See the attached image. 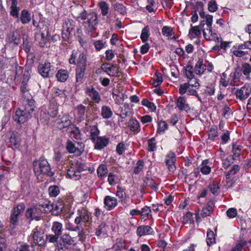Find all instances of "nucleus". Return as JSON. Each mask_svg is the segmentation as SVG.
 Here are the masks:
<instances>
[{
	"label": "nucleus",
	"instance_id": "nucleus-62",
	"mask_svg": "<svg viewBox=\"0 0 251 251\" xmlns=\"http://www.w3.org/2000/svg\"><path fill=\"white\" fill-rule=\"evenodd\" d=\"M117 190L116 196L121 199H125L126 198V195L123 188L120 186H118Z\"/></svg>",
	"mask_w": 251,
	"mask_h": 251
},
{
	"label": "nucleus",
	"instance_id": "nucleus-37",
	"mask_svg": "<svg viewBox=\"0 0 251 251\" xmlns=\"http://www.w3.org/2000/svg\"><path fill=\"white\" fill-rule=\"evenodd\" d=\"M98 6L101 10V14L102 16H106L108 14L109 7L107 2L101 1L98 3Z\"/></svg>",
	"mask_w": 251,
	"mask_h": 251
},
{
	"label": "nucleus",
	"instance_id": "nucleus-22",
	"mask_svg": "<svg viewBox=\"0 0 251 251\" xmlns=\"http://www.w3.org/2000/svg\"><path fill=\"white\" fill-rule=\"evenodd\" d=\"M103 203L105 207H107V210L113 209L118 204L117 199L110 196H106L104 197Z\"/></svg>",
	"mask_w": 251,
	"mask_h": 251
},
{
	"label": "nucleus",
	"instance_id": "nucleus-44",
	"mask_svg": "<svg viewBox=\"0 0 251 251\" xmlns=\"http://www.w3.org/2000/svg\"><path fill=\"white\" fill-rule=\"evenodd\" d=\"M50 197H56L60 193V189L58 186L52 185L49 187L48 189Z\"/></svg>",
	"mask_w": 251,
	"mask_h": 251
},
{
	"label": "nucleus",
	"instance_id": "nucleus-33",
	"mask_svg": "<svg viewBox=\"0 0 251 251\" xmlns=\"http://www.w3.org/2000/svg\"><path fill=\"white\" fill-rule=\"evenodd\" d=\"M128 126L131 131L138 133L140 131V124L136 119H131L128 123Z\"/></svg>",
	"mask_w": 251,
	"mask_h": 251
},
{
	"label": "nucleus",
	"instance_id": "nucleus-40",
	"mask_svg": "<svg viewBox=\"0 0 251 251\" xmlns=\"http://www.w3.org/2000/svg\"><path fill=\"white\" fill-rule=\"evenodd\" d=\"M97 174L99 177H103L108 173L107 168L106 165L101 164L97 169Z\"/></svg>",
	"mask_w": 251,
	"mask_h": 251
},
{
	"label": "nucleus",
	"instance_id": "nucleus-24",
	"mask_svg": "<svg viewBox=\"0 0 251 251\" xmlns=\"http://www.w3.org/2000/svg\"><path fill=\"white\" fill-rule=\"evenodd\" d=\"M214 207V202L213 201H210L207 202L205 207H203L200 213V215L202 218H205L210 216L213 212Z\"/></svg>",
	"mask_w": 251,
	"mask_h": 251
},
{
	"label": "nucleus",
	"instance_id": "nucleus-7",
	"mask_svg": "<svg viewBox=\"0 0 251 251\" xmlns=\"http://www.w3.org/2000/svg\"><path fill=\"white\" fill-rule=\"evenodd\" d=\"M41 205L37 204H33L27 208L25 213V216L30 221L35 220L39 221L41 220L42 214Z\"/></svg>",
	"mask_w": 251,
	"mask_h": 251
},
{
	"label": "nucleus",
	"instance_id": "nucleus-25",
	"mask_svg": "<svg viewBox=\"0 0 251 251\" xmlns=\"http://www.w3.org/2000/svg\"><path fill=\"white\" fill-rule=\"evenodd\" d=\"M206 69V66L203 63V59L199 58L194 67V71L195 73L197 75L201 76L204 73Z\"/></svg>",
	"mask_w": 251,
	"mask_h": 251
},
{
	"label": "nucleus",
	"instance_id": "nucleus-35",
	"mask_svg": "<svg viewBox=\"0 0 251 251\" xmlns=\"http://www.w3.org/2000/svg\"><path fill=\"white\" fill-rule=\"evenodd\" d=\"M126 242L121 238H117L115 243L113 245L112 249L115 251H120L123 249H126Z\"/></svg>",
	"mask_w": 251,
	"mask_h": 251
},
{
	"label": "nucleus",
	"instance_id": "nucleus-61",
	"mask_svg": "<svg viewBox=\"0 0 251 251\" xmlns=\"http://www.w3.org/2000/svg\"><path fill=\"white\" fill-rule=\"evenodd\" d=\"M110 64L109 63H103L102 64L100 69L104 72L108 74L112 73V67L110 66Z\"/></svg>",
	"mask_w": 251,
	"mask_h": 251
},
{
	"label": "nucleus",
	"instance_id": "nucleus-10",
	"mask_svg": "<svg viewBox=\"0 0 251 251\" xmlns=\"http://www.w3.org/2000/svg\"><path fill=\"white\" fill-rule=\"evenodd\" d=\"M234 91L236 98L243 101L249 97L251 93V88L249 85H245L240 89L233 88L232 90V92Z\"/></svg>",
	"mask_w": 251,
	"mask_h": 251
},
{
	"label": "nucleus",
	"instance_id": "nucleus-21",
	"mask_svg": "<svg viewBox=\"0 0 251 251\" xmlns=\"http://www.w3.org/2000/svg\"><path fill=\"white\" fill-rule=\"evenodd\" d=\"M85 126L87 131L90 133V139L92 141H95V139L99 136L100 132L98 128L97 125L88 126V124L86 123Z\"/></svg>",
	"mask_w": 251,
	"mask_h": 251
},
{
	"label": "nucleus",
	"instance_id": "nucleus-29",
	"mask_svg": "<svg viewBox=\"0 0 251 251\" xmlns=\"http://www.w3.org/2000/svg\"><path fill=\"white\" fill-rule=\"evenodd\" d=\"M56 77L58 81L64 82L69 77V73L66 70L60 69L56 73Z\"/></svg>",
	"mask_w": 251,
	"mask_h": 251
},
{
	"label": "nucleus",
	"instance_id": "nucleus-23",
	"mask_svg": "<svg viewBox=\"0 0 251 251\" xmlns=\"http://www.w3.org/2000/svg\"><path fill=\"white\" fill-rule=\"evenodd\" d=\"M144 184L143 187H149L152 190L156 192L158 189V185L155 180L148 174L143 179Z\"/></svg>",
	"mask_w": 251,
	"mask_h": 251
},
{
	"label": "nucleus",
	"instance_id": "nucleus-56",
	"mask_svg": "<svg viewBox=\"0 0 251 251\" xmlns=\"http://www.w3.org/2000/svg\"><path fill=\"white\" fill-rule=\"evenodd\" d=\"M218 9V5L214 0H211L208 3V10L210 12H214Z\"/></svg>",
	"mask_w": 251,
	"mask_h": 251
},
{
	"label": "nucleus",
	"instance_id": "nucleus-3",
	"mask_svg": "<svg viewBox=\"0 0 251 251\" xmlns=\"http://www.w3.org/2000/svg\"><path fill=\"white\" fill-rule=\"evenodd\" d=\"M87 61L86 55L83 52L80 53L77 60V66L75 69L76 83L79 84L82 83L86 70Z\"/></svg>",
	"mask_w": 251,
	"mask_h": 251
},
{
	"label": "nucleus",
	"instance_id": "nucleus-34",
	"mask_svg": "<svg viewBox=\"0 0 251 251\" xmlns=\"http://www.w3.org/2000/svg\"><path fill=\"white\" fill-rule=\"evenodd\" d=\"M67 175L69 178L75 180L81 178L80 171L74 168H71L68 170Z\"/></svg>",
	"mask_w": 251,
	"mask_h": 251
},
{
	"label": "nucleus",
	"instance_id": "nucleus-51",
	"mask_svg": "<svg viewBox=\"0 0 251 251\" xmlns=\"http://www.w3.org/2000/svg\"><path fill=\"white\" fill-rule=\"evenodd\" d=\"M148 150L150 151H154L156 149V145L155 139L153 137L148 141Z\"/></svg>",
	"mask_w": 251,
	"mask_h": 251
},
{
	"label": "nucleus",
	"instance_id": "nucleus-45",
	"mask_svg": "<svg viewBox=\"0 0 251 251\" xmlns=\"http://www.w3.org/2000/svg\"><path fill=\"white\" fill-rule=\"evenodd\" d=\"M218 136V131L217 127L216 126L211 127L209 130L208 139L213 141Z\"/></svg>",
	"mask_w": 251,
	"mask_h": 251
},
{
	"label": "nucleus",
	"instance_id": "nucleus-39",
	"mask_svg": "<svg viewBox=\"0 0 251 251\" xmlns=\"http://www.w3.org/2000/svg\"><path fill=\"white\" fill-rule=\"evenodd\" d=\"M206 242L208 246H210L215 243V234L210 229H208L207 231Z\"/></svg>",
	"mask_w": 251,
	"mask_h": 251
},
{
	"label": "nucleus",
	"instance_id": "nucleus-14",
	"mask_svg": "<svg viewBox=\"0 0 251 251\" xmlns=\"http://www.w3.org/2000/svg\"><path fill=\"white\" fill-rule=\"evenodd\" d=\"M176 161V155L174 152H170L166 155L165 163L168 171L170 173H174L176 170L175 163Z\"/></svg>",
	"mask_w": 251,
	"mask_h": 251
},
{
	"label": "nucleus",
	"instance_id": "nucleus-13",
	"mask_svg": "<svg viewBox=\"0 0 251 251\" xmlns=\"http://www.w3.org/2000/svg\"><path fill=\"white\" fill-rule=\"evenodd\" d=\"M51 65L49 62L40 64L38 66L39 73L44 77L48 78L53 75V71L50 69Z\"/></svg>",
	"mask_w": 251,
	"mask_h": 251
},
{
	"label": "nucleus",
	"instance_id": "nucleus-20",
	"mask_svg": "<svg viewBox=\"0 0 251 251\" xmlns=\"http://www.w3.org/2000/svg\"><path fill=\"white\" fill-rule=\"evenodd\" d=\"M21 144V138L18 132H13L11 134L8 142V146L13 150L18 149Z\"/></svg>",
	"mask_w": 251,
	"mask_h": 251
},
{
	"label": "nucleus",
	"instance_id": "nucleus-38",
	"mask_svg": "<svg viewBox=\"0 0 251 251\" xmlns=\"http://www.w3.org/2000/svg\"><path fill=\"white\" fill-rule=\"evenodd\" d=\"M150 27L149 25L145 26L142 30L141 39L143 43H145L148 40L150 36Z\"/></svg>",
	"mask_w": 251,
	"mask_h": 251
},
{
	"label": "nucleus",
	"instance_id": "nucleus-48",
	"mask_svg": "<svg viewBox=\"0 0 251 251\" xmlns=\"http://www.w3.org/2000/svg\"><path fill=\"white\" fill-rule=\"evenodd\" d=\"M78 50H73L69 59V63L71 64L77 65V60L78 58Z\"/></svg>",
	"mask_w": 251,
	"mask_h": 251
},
{
	"label": "nucleus",
	"instance_id": "nucleus-57",
	"mask_svg": "<svg viewBox=\"0 0 251 251\" xmlns=\"http://www.w3.org/2000/svg\"><path fill=\"white\" fill-rule=\"evenodd\" d=\"M168 124L164 121H160L158 123L157 132L160 133L163 132L168 128Z\"/></svg>",
	"mask_w": 251,
	"mask_h": 251
},
{
	"label": "nucleus",
	"instance_id": "nucleus-60",
	"mask_svg": "<svg viewBox=\"0 0 251 251\" xmlns=\"http://www.w3.org/2000/svg\"><path fill=\"white\" fill-rule=\"evenodd\" d=\"M184 224H192L194 222V220L192 217V214L190 212H188L184 216Z\"/></svg>",
	"mask_w": 251,
	"mask_h": 251
},
{
	"label": "nucleus",
	"instance_id": "nucleus-42",
	"mask_svg": "<svg viewBox=\"0 0 251 251\" xmlns=\"http://www.w3.org/2000/svg\"><path fill=\"white\" fill-rule=\"evenodd\" d=\"M152 84L155 87L159 86L163 81L161 74L156 72L152 78Z\"/></svg>",
	"mask_w": 251,
	"mask_h": 251
},
{
	"label": "nucleus",
	"instance_id": "nucleus-63",
	"mask_svg": "<svg viewBox=\"0 0 251 251\" xmlns=\"http://www.w3.org/2000/svg\"><path fill=\"white\" fill-rule=\"evenodd\" d=\"M125 149V145L123 142L119 143L116 147V151L119 155H122Z\"/></svg>",
	"mask_w": 251,
	"mask_h": 251
},
{
	"label": "nucleus",
	"instance_id": "nucleus-59",
	"mask_svg": "<svg viewBox=\"0 0 251 251\" xmlns=\"http://www.w3.org/2000/svg\"><path fill=\"white\" fill-rule=\"evenodd\" d=\"M11 65V63L10 61H8L7 59H5L3 63L0 62V67L1 70H11L12 69L11 67H10Z\"/></svg>",
	"mask_w": 251,
	"mask_h": 251
},
{
	"label": "nucleus",
	"instance_id": "nucleus-8",
	"mask_svg": "<svg viewBox=\"0 0 251 251\" xmlns=\"http://www.w3.org/2000/svg\"><path fill=\"white\" fill-rule=\"evenodd\" d=\"M31 235L34 243L39 246H44L47 242V234L46 238L42 229L39 226L35 227L32 231Z\"/></svg>",
	"mask_w": 251,
	"mask_h": 251
},
{
	"label": "nucleus",
	"instance_id": "nucleus-36",
	"mask_svg": "<svg viewBox=\"0 0 251 251\" xmlns=\"http://www.w3.org/2000/svg\"><path fill=\"white\" fill-rule=\"evenodd\" d=\"M71 135L73 136L75 139L78 140L81 139V132L79 128L75 124L72 126V127L69 129Z\"/></svg>",
	"mask_w": 251,
	"mask_h": 251
},
{
	"label": "nucleus",
	"instance_id": "nucleus-43",
	"mask_svg": "<svg viewBox=\"0 0 251 251\" xmlns=\"http://www.w3.org/2000/svg\"><path fill=\"white\" fill-rule=\"evenodd\" d=\"M42 41L39 42V46L41 47H44L45 44L49 41L50 36L48 29L46 30V33L42 32L41 34Z\"/></svg>",
	"mask_w": 251,
	"mask_h": 251
},
{
	"label": "nucleus",
	"instance_id": "nucleus-28",
	"mask_svg": "<svg viewBox=\"0 0 251 251\" xmlns=\"http://www.w3.org/2000/svg\"><path fill=\"white\" fill-rule=\"evenodd\" d=\"M152 228L149 226H141L137 227L136 234L138 237L148 235L151 233Z\"/></svg>",
	"mask_w": 251,
	"mask_h": 251
},
{
	"label": "nucleus",
	"instance_id": "nucleus-41",
	"mask_svg": "<svg viewBox=\"0 0 251 251\" xmlns=\"http://www.w3.org/2000/svg\"><path fill=\"white\" fill-rule=\"evenodd\" d=\"M86 106L82 105V104H78L76 106L77 115L80 120H83L84 119L85 113L86 112Z\"/></svg>",
	"mask_w": 251,
	"mask_h": 251
},
{
	"label": "nucleus",
	"instance_id": "nucleus-19",
	"mask_svg": "<svg viewBox=\"0 0 251 251\" xmlns=\"http://www.w3.org/2000/svg\"><path fill=\"white\" fill-rule=\"evenodd\" d=\"M85 93L91 98L92 101L98 103L101 101L99 93L93 87H87L86 88Z\"/></svg>",
	"mask_w": 251,
	"mask_h": 251
},
{
	"label": "nucleus",
	"instance_id": "nucleus-50",
	"mask_svg": "<svg viewBox=\"0 0 251 251\" xmlns=\"http://www.w3.org/2000/svg\"><path fill=\"white\" fill-rule=\"evenodd\" d=\"M39 205H41L42 207V213H48V212H50L53 210L52 204H50L49 202Z\"/></svg>",
	"mask_w": 251,
	"mask_h": 251
},
{
	"label": "nucleus",
	"instance_id": "nucleus-64",
	"mask_svg": "<svg viewBox=\"0 0 251 251\" xmlns=\"http://www.w3.org/2000/svg\"><path fill=\"white\" fill-rule=\"evenodd\" d=\"M106 42H103L102 40H98L94 42V45L96 50L97 51H100L104 46Z\"/></svg>",
	"mask_w": 251,
	"mask_h": 251
},
{
	"label": "nucleus",
	"instance_id": "nucleus-17",
	"mask_svg": "<svg viewBox=\"0 0 251 251\" xmlns=\"http://www.w3.org/2000/svg\"><path fill=\"white\" fill-rule=\"evenodd\" d=\"M92 142L94 144L95 149L101 150L108 145L109 138L105 136H98L95 141Z\"/></svg>",
	"mask_w": 251,
	"mask_h": 251
},
{
	"label": "nucleus",
	"instance_id": "nucleus-46",
	"mask_svg": "<svg viewBox=\"0 0 251 251\" xmlns=\"http://www.w3.org/2000/svg\"><path fill=\"white\" fill-rule=\"evenodd\" d=\"M145 163L143 160H139L136 163V166L134 168L133 173L138 174L143 170Z\"/></svg>",
	"mask_w": 251,
	"mask_h": 251
},
{
	"label": "nucleus",
	"instance_id": "nucleus-32",
	"mask_svg": "<svg viewBox=\"0 0 251 251\" xmlns=\"http://www.w3.org/2000/svg\"><path fill=\"white\" fill-rule=\"evenodd\" d=\"M113 112L110 107L103 105L101 108V116L104 119H108L112 117Z\"/></svg>",
	"mask_w": 251,
	"mask_h": 251
},
{
	"label": "nucleus",
	"instance_id": "nucleus-27",
	"mask_svg": "<svg viewBox=\"0 0 251 251\" xmlns=\"http://www.w3.org/2000/svg\"><path fill=\"white\" fill-rule=\"evenodd\" d=\"M31 14L26 9H23L19 17V21L24 24L25 25L29 23L31 21Z\"/></svg>",
	"mask_w": 251,
	"mask_h": 251
},
{
	"label": "nucleus",
	"instance_id": "nucleus-12",
	"mask_svg": "<svg viewBox=\"0 0 251 251\" xmlns=\"http://www.w3.org/2000/svg\"><path fill=\"white\" fill-rule=\"evenodd\" d=\"M32 117L31 114H27L20 108H18L13 115L14 121L19 124H24Z\"/></svg>",
	"mask_w": 251,
	"mask_h": 251
},
{
	"label": "nucleus",
	"instance_id": "nucleus-9",
	"mask_svg": "<svg viewBox=\"0 0 251 251\" xmlns=\"http://www.w3.org/2000/svg\"><path fill=\"white\" fill-rule=\"evenodd\" d=\"M25 204L22 202L19 203L12 209L9 218V222L12 225V228H15L18 225V217L25 210Z\"/></svg>",
	"mask_w": 251,
	"mask_h": 251
},
{
	"label": "nucleus",
	"instance_id": "nucleus-4",
	"mask_svg": "<svg viewBox=\"0 0 251 251\" xmlns=\"http://www.w3.org/2000/svg\"><path fill=\"white\" fill-rule=\"evenodd\" d=\"M78 18L82 21L87 20L84 22V24L88 25V27L90 30H95L99 23L98 14L94 11L87 13L84 10L79 14Z\"/></svg>",
	"mask_w": 251,
	"mask_h": 251
},
{
	"label": "nucleus",
	"instance_id": "nucleus-55",
	"mask_svg": "<svg viewBox=\"0 0 251 251\" xmlns=\"http://www.w3.org/2000/svg\"><path fill=\"white\" fill-rule=\"evenodd\" d=\"M162 33L166 37H170L173 35V29L171 27L168 26H164L162 28Z\"/></svg>",
	"mask_w": 251,
	"mask_h": 251
},
{
	"label": "nucleus",
	"instance_id": "nucleus-30",
	"mask_svg": "<svg viewBox=\"0 0 251 251\" xmlns=\"http://www.w3.org/2000/svg\"><path fill=\"white\" fill-rule=\"evenodd\" d=\"M220 181L214 180L209 184L208 188L212 194L217 195L219 193L220 189Z\"/></svg>",
	"mask_w": 251,
	"mask_h": 251
},
{
	"label": "nucleus",
	"instance_id": "nucleus-1",
	"mask_svg": "<svg viewBox=\"0 0 251 251\" xmlns=\"http://www.w3.org/2000/svg\"><path fill=\"white\" fill-rule=\"evenodd\" d=\"M92 218L88 211L84 209L77 211L74 224L68 221L65 224L67 230L77 232L79 240H82L84 236V227L90 228L92 226Z\"/></svg>",
	"mask_w": 251,
	"mask_h": 251
},
{
	"label": "nucleus",
	"instance_id": "nucleus-11",
	"mask_svg": "<svg viewBox=\"0 0 251 251\" xmlns=\"http://www.w3.org/2000/svg\"><path fill=\"white\" fill-rule=\"evenodd\" d=\"M75 22L72 19L65 20L63 25L62 37L65 40H68L71 36V32L75 27Z\"/></svg>",
	"mask_w": 251,
	"mask_h": 251
},
{
	"label": "nucleus",
	"instance_id": "nucleus-58",
	"mask_svg": "<svg viewBox=\"0 0 251 251\" xmlns=\"http://www.w3.org/2000/svg\"><path fill=\"white\" fill-rule=\"evenodd\" d=\"M190 87L189 82L184 83L183 84H181L179 86V93L180 95H184L188 91V90Z\"/></svg>",
	"mask_w": 251,
	"mask_h": 251
},
{
	"label": "nucleus",
	"instance_id": "nucleus-16",
	"mask_svg": "<svg viewBox=\"0 0 251 251\" xmlns=\"http://www.w3.org/2000/svg\"><path fill=\"white\" fill-rule=\"evenodd\" d=\"M79 145L80 148L76 147L75 144L70 140H68L66 144V149L70 153L78 152L81 153L83 151L84 144L82 142H77Z\"/></svg>",
	"mask_w": 251,
	"mask_h": 251
},
{
	"label": "nucleus",
	"instance_id": "nucleus-5",
	"mask_svg": "<svg viewBox=\"0 0 251 251\" xmlns=\"http://www.w3.org/2000/svg\"><path fill=\"white\" fill-rule=\"evenodd\" d=\"M59 239L58 242L56 243V247L59 250H71L76 244L75 238L69 233H64Z\"/></svg>",
	"mask_w": 251,
	"mask_h": 251
},
{
	"label": "nucleus",
	"instance_id": "nucleus-26",
	"mask_svg": "<svg viewBox=\"0 0 251 251\" xmlns=\"http://www.w3.org/2000/svg\"><path fill=\"white\" fill-rule=\"evenodd\" d=\"M70 117L69 115H64L62 116L61 121L59 123V126L60 129L67 127L69 129L72 127V126L74 125L70 119Z\"/></svg>",
	"mask_w": 251,
	"mask_h": 251
},
{
	"label": "nucleus",
	"instance_id": "nucleus-47",
	"mask_svg": "<svg viewBox=\"0 0 251 251\" xmlns=\"http://www.w3.org/2000/svg\"><path fill=\"white\" fill-rule=\"evenodd\" d=\"M241 70L245 76H249L251 73V65L248 63H244L242 65Z\"/></svg>",
	"mask_w": 251,
	"mask_h": 251
},
{
	"label": "nucleus",
	"instance_id": "nucleus-15",
	"mask_svg": "<svg viewBox=\"0 0 251 251\" xmlns=\"http://www.w3.org/2000/svg\"><path fill=\"white\" fill-rule=\"evenodd\" d=\"M176 107L180 111H185L188 113L191 110L189 104L187 102L186 99L184 96L179 97L176 102Z\"/></svg>",
	"mask_w": 251,
	"mask_h": 251
},
{
	"label": "nucleus",
	"instance_id": "nucleus-52",
	"mask_svg": "<svg viewBox=\"0 0 251 251\" xmlns=\"http://www.w3.org/2000/svg\"><path fill=\"white\" fill-rule=\"evenodd\" d=\"M189 34H191L192 36V34L195 35V37H200L201 36V31L200 30V26H192L191 28L189 30Z\"/></svg>",
	"mask_w": 251,
	"mask_h": 251
},
{
	"label": "nucleus",
	"instance_id": "nucleus-54",
	"mask_svg": "<svg viewBox=\"0 0 251 251\" xmlns=\"http://www.w3.org/2000/svg\"><path fill=\"white\" fill-rule=\"evenodd\" d=\"M242 149V146L241 145H237L236 143H232V152L234 155L240 156V152Z\"/></svg>",
	"mask_w": 251,
	"mask_h": 251
},
{
	"label": "nucleus",
	"instance_id": "nucleus-53",
	"mask_svg": "<svg viewBox=\"0 0 251 251\" xmlns=\"http://www.w3.org/2000/svg\"><path fill=\"white\" fill-rule=\"evenodd\" d=\"M19 7L10 6V14L11 16L19 21Z\"/></svg>",
	"mask_w": 251,
	"mask_h": 251
},
{
	"label": "nucleus",
	"instance_id": "nucleus-2",
	"mask_svg": "<svg viewBox=\"0 0 251 251\" xmlns=\"http://www.w3.org/2000/svg\"><path fill=\"white\" fill-rule=\"evenodd\" d=\"M33 170L36 176L43 175L52 176L54 174L51 171L50 167L47 160L44 157H41L32 162Z\"/></svg>",
	"mask_w": 251,
	"mask_h": 251
},
{
	"label": "nucleus",
	"instance_id": "nucleus-18",
	"mask_svg": "<svg viewBox=\"0 0 251 251\" xmlns=\"http://www.w3.org/2000/svg\"><path fill=\"white\" fill-rule=\"evenodd\" d=\"M35 101L32 99H24L23 100L24 105L20 108L27 114H31L34 111Z\"/></svg>",
	"mask_w": 251,
	"mask_h": 251
},
{
	"label": "nucleus",
	"instance_id": "nucleus-31",
	"mask_svg": "<svg viewBox=\"0 0 251 251\" xmlns=\"http://www.w3.org/2000/svg\"><path fill=\"white\" fill-rule=\"evenodd\" d=\"M140 212V215L142 219H151L152 218L151 214V207L148 206H145L141 209Z\"/></svg>",
	"mask_w": 251,
	"mask_h": 251
},
{
	"label": "nucleus",
	"instance_id": "nucleus-6",
	"mask_svg": "<svg viewBox=\"0 0 251 251\" xmlns=\"http://www.w3.org/2000/svg\"><path fill=\"white\" fill-rule=\"evenodd\" d=\"M63 230V225L61 223L53 222L51 227V231L53 233L47 234L48 242L52 244L58 243Z\"/></svg>",
	"mask_w": 251,
	"mask_h": 251
},
{
	"label": "nucleus",
	"instance_id": "nucleus-49",
	"mask_svg": "<svg viewBox=\"0 0 251 251\" xmlns=\"http://www.w3.org/2000/svg\"><path fill=\"white\" fill-rule=\"evenodd\" d=\"M114 9L121 14L124 15L126 13V7L120 3H116L113 5Z\"/></svg>",
	"mask_w": 251,
	"mask_h": 251
}]
</instances>
